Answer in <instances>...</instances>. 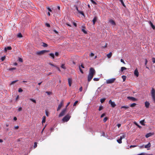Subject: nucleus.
Masks as SVG:
<instances>
[{
  "instance_id": "1",
  "label": "nucleus",
  "mask_w": 155,
  "mask_h": 155,
  "mask_svg": "<svg viewBox=\"0 0 155 155\" xmlns=\"http://www.w3.org/2000/svg\"><path fill=\"white\" fill-rule=\"evenodd\" d=\"M151 96L154 102L155 103V90L153 88H152L151 91Z\"/></svg>"
},
{
  "instance_id": "2",
  "label": "nucleus",
  "mask_w": 155,
  "mask_h": 155,
  "mask_svg": "<svg viewBox=\"0 0 155 155\" xmlns=\"http://www.w3.org/2000/svg\"><path fill=\"white\" fill-rule=\"evenodd\" d=\"M71 117V116L69 114H68L62 118V120L64 122H67L69 120Z\"/></svg>"
},
{
  "instance_id": "3",
  "label": "nucleus",
  "mask_w": 155,
  "mask_h": 155,
  "mask_svg": "<svg viewBox=\"0 0 155 155\" xmlns=\"http://www.w3.org/2000/svg\"><path fill=\"white\" fill-rule=\"evenodd\" d=\"M115 78H112L106 80V82L107 84H111L113 83L115 81Z\"/></svg>"
},
{
  "instance_id": "4",
  "label": "nucleus",
  "mask_w": 155,
  "mask_h": 155,
  "mask_svg": "<svg viewBox=\"0 0 155 155\" xmlns=\"http://www.w3.org/2000/svg\"><path fill=\"white\" fill-rule=\"evenodd\" d=\"M96 71L93 68H91L89 69V74H92L94 75L95 74Z\"/></svg>"
},
{
  "instance_id": "5",
  "label": "nucleus",
  "mask_w": 155,
  "mask_h": 155,
  "mask_svg": "<svg viewBox=\"0 0 155 155\" xmlns=\"http://www.w3.org/2000/svg\"><path fill=\"white\" fill-rule=\"evenodd\" d=\"M66 110V108L64 109L61 113L59 114V117H60L63 116L64 115Z\"/></svg>"
},
{
  "instance_id": "6",
  "label": "nucleus",
  "mask_w": 155,
  "mask_h": 155,
  "mask_svg": "<svg viewBox=\"0 0 155 155\" xmlns=\"http://www.w3.org/2000/svg\"><path fill=\"white\" fill-rule=\"evenodd\" d=\"M48 51H47L46 50H42L40 51L37 52L36 54L38 55H40L44 54L45 52H47Z\"/></svg>"
},
{
  "instance_id": "7",
  "label": "nucleus",
  "mask_w": 155,
  "mask_h": 155,
  "mask_svg": "<svg viewBox=\"0 0 155 155\" xmlns=\"http://www.w3.org/2000/svg\"><path fill=\"white\" fill-rule=\"evenodd\" d=\"M127 98L132 101H137V99L133 97H128Z\"/></svg>"
},
{
  "instance_id": "8",
  "label": "nucleus",
  "mask_w": 155,
  "mask_h": 155,
  "mask_svg": "<svg viewBox=\"0 0 155 155\" xmlns=\"http://www.w3.org/2000/svg\"><path fill=\"white\" fill-rule=\"evenodd\" d=\"M109 103L110 104L111 106L113 107H114L116 106V104L114 102L112 101L111 100H110L109 101Z\"/></svg>"
},
{
  "instance_id": "9",
  "label": "nucleus",
  "mask_w": 155,
  "mask_h": 155,
  "mask_svg": "<svg viewBox=\"0 0 155 155\" xmlns=\"http://www.w3.org/2000/svg\"><path fill=\"white\" fill-rule=\"evenodd\" d=\"M93 76L94 75L89 74L87 77V80L88 82H90L91 80L93 78Z\"/></svg>"
},
{
  "instance_id": "10",
  "label": "nucleus",
  "mask_w": 155,
  "mask_h": 155,
  "mask_svg": "<svg viewBox=\"0 0 155 155\" xmlns=\"http://www.w3.org/2000/svg\"><path fill=\"white\" fill-rule=\"evenodd\" d=\"M151 146V143H150L149 142L148 143L144 146V148H147V150H149L150 149L148 148L150 147Z\"/></svg>"
},
{
  "instance_id": "11",
  "label": "nucleus",
  "mask_w": 155,
  "mask_h": 155,
  "mask_svg": "<svg viewBox=\"0 0 155 155\" xmlns=\"http://www.w3.org/2000/svg\"><path fill=\"white\" fill-rule=\"evenodd\" d=\"M62 105H63V102L61 101L60 103L59 104L58 106V108L57 110V111H59L60 109L61 108V107L62 106Z\"/></svg>"
},
{
  "instance_id": "12",
  "label": "nucleus",
  "mask_w": 155,
  "mask_h": 155,
  "mask_svg": "<svg viewBox=\"0 0 155 155\" xmlns=\"http://www.w3.org/2000/svg\"><path fill=\"white\" fill-rule=\"evenodd\" d=\"M134 74L137 77H138L139 76V72L137 69L135 70L134 71Z\"/></svg>"
},
{
  "instance_id": "13",
  "label": "nucleus",
  "mask_w": 155,
  "mask_h": 155,
  "mask_svg": "<svg viewBox=\"0 0 155 155\" xmlns=\"http://www.w3.org/2000/svg\"><path fill=\"white\" fill-rule=\"evenodd\" d=\"M150 105V103L146 101L145 102V105L146 108H148Z\"/></svg>"
},
{
  "instance_id": "14",
  "label": "nucleus",
  "mask_w": 155,
  "mask_h": 155,
  "mask_svg": "<svg viewBox=\"0 0 155 155\" xmlns=\"http://www.w3.org/2000/svg\"><path fill=\"white\" fill-rule=\"evenodd\" d=\"M82 28L81 29L82 31L83 32L84 34H87V31L85 30L84 28H85V26H82Z\"/></svg>"
},
{
  "instance_id": "15",
  "label": "nucleus",
  "mask_w": 155,
  "mask_h": 155,
  "mask_svg": "<svg viewBox=\"0 0 155 155\" xmlns=\"http://www.w3.org/2000/svg\"><path fill=\"white\" fill-rule=\"evenodd\" d=\"M109 23L112 25H116L115 21L113 20H112L111 19L110 20H109Z\"/></svg>"
},
{
  "instance_id": "16",
  "label": "nucleus",
  "mask_w": 155,
  "mask_h": 155,
  "mask_svg": "<svg viewBox=\"0 0 155 155\" xmlns=\"http://www.w3.org/2000/svg\"><path fill=\"white\" fill-rule=\"evenodd\" d=\"M97 17L96 16H95L94 18L92 20V22H93V25H94L95 22L97 21Z\"/></svg>"
},
{
  "instance_id": "17",
  "label": "nucleus",
  "mask_w": 155,
  "mask_h": 155,
  "mask_svg": "<svg viewBox=\"0 0 155 155\" xmlns=\"http://www.w3.org/2000/svg\"><path fill=\"white\" fill-rule=\"evenodd\" d=\"M149 23L150 25L151 26L152 28L153 29H155V26L153 25L152 22L151 21H149Z\"/></svg>"
},
{
  "instance_id": "18",
  "label": "nucleus",
  "mask_w": 155,
  "mask_h": 155,
  "mask_svg": "<svg viewBox=\"0 0 155 155\" xmlns=\"http://www.w3.org/2000/svg\"><path fill=\"white\" fill-rule=\"evenodd\" d=\"M12 49V47L10 46H8L7 47H5V48L4 50L5 51H6L8 50H11Z\"/></svg>"
},
{
  "instance_id": "19",
  "label": "nucleus",
  "mask_w": 155,
  "mask_h": 155,
  "mask_svg": "<svg viewBox=\"0 0 155 155\" xmlns=\"http://www.w3.org/2000/svg\"><path fill=\"white\" fill-rule=\"evenodd\" d=\"M120 134L121 135L120 136V138H121L122 139L123 138H125V137H126V134L125 133H123L122 134Z\"/></svg>"
},
{
  "instance_id": "20",
  "label": "nucleus",
  "mask_w": 155,
  "mask_h": 155,
  "mask_svg": "<svg viewBox=\"0 0 155 155\" xmlns=\"http://www.w3.org/2000/svg\"><path fill=\"white\" fill-rule=\"evenodd\" d=\"M68 81L69 85V86L70 87L71 86V84L72 83V80L70 78H69L68 79Z\"/></svg>"
},
{
  "instance_id": "21",
  "label": "nucleus",
  "mask_w": 155,
  "mask_h": 155,
  "mask_svg": "<svg viewBox=\"0 0 155 155\" xmlns=\"http://www.w3.org/2000/svg\"><path fill=\"white\" fill-rule=\"evenodd\" d=\"M136 105V104L135 103H133L131 104H129V106L131 107H135V106Z\"/></svg>"
},
{
  "instance_id": "22",
  "label": "nucleus",
  "mask_w": 155,
  "mask_h": 155,
  "mask_svg": "<svg viewBox=\"0 0 155 155\" xmlns=\"http://www.w3.org/2000/svg\"><path fill=\"white\" fill-rule=\"evenodd\" d=\"M152 134L151 133H149L147 134L145 136V137L146 138H148L149 137L151 136L152 135Z\"/></svg>"
},
{
  "instance_id": "23",
  "label": "nucleus",
  "mask_w": 155,
  "mask_h": 155,
  "mask_svg": "<svg viewBox=\"0 0 155 155\" xmlns=\"http://www.w3.org/2000/svg\"><path fill=\"white\" fill-rule=\"evenodd\" d=\"M144 119L143 120L140 121V123L142 125L145 126V124L144 123Z\"/></svg>"
},
{
  "instance_id": "24",
  "label": "nucleus",
  "mask_w": 155,
  "mask_h": 155,
  "mask_svg": "<svg viewBox=\"0 0 155 155\" xmlns=\"http://www.w3.org/2000/svg\"><path fill=\"white\" fill-rule=\"evenodd\" d=\"M112 54L111 52L109 53L108 54H107V57L108 58H110L111 57Z\"/></svg>"
},
{
  "instance_id": "25",
  "label": "nucleus",
  "mask_w": 155,
  "mask_h": 155,
  "mask_svg": "<svg viewBox=\"0 0 155 155\" xmlns=\"http://www.w3.org/2000/svg\"><path fill=\"white\" fill-rule=\"evenodd\" d=\"M45 119L46 117L45 116H44L42 117V124H43L44 123H45Z\"/></svg>"
},
{
  "instance_id": "26",
  "label": "nucleus",
  "mask_w": 155,
  "mask_h": 155,
  "mask_svg": "<svg viewBox=\"0 0 155 155\" xmlns=\"http://www.w3.org/2000/svg\"><path fill=\"white\" fill-rule=\"evenodd\" d=\"M122 140L121 138H120L117 140V141L119 143H122Z\"/></svg>"
},
{
  "instance_id": "27",
  "label": "nucleus",
  "mask_w": 155,
  "mask_h": 155,
  "mask_svg": "<svg viewBox=\"0 0 155 155\" xmlns=\"http://www.w3.org/2000/svg\"><path fill=\"white\" fill-rule=\"evenodd\" d=\"M106 100L105 98H103L101 99L100 101L101 103H103Z\"/></svg>"
},
{
  "instance_id": "28",
  "label": "nucleus",
  "mask_w": 155,
  "mask_h": 155,
  "mask_svg": "<svg viewBox=\"0 0 155 155\" xmlns=\"http://www.w3.org/2000/svg\"><path fill=\"white\" fill-rule=\"evenodd\" d=\"M49 55L50 56H51L52 58L53 59L54 58V55L53 53H50L49 54Z\"/></svg>"
},
{
  "instance_id": "29",
  "label": "nucleus",
  "mask_w": 155,
  "mask_h": 155,
  "mask_svg": "<svg viewBox=\"0 0 155 155\" xmlns=\"http://www.w3.org/2000/svg\"><path fill=\"white\" fill-rule=\"evenodd\" d=\"M119 1L121 2V4H122V5L124 6L125 7H126V6L124 4V2L123 1V0H119Z\"/></svg>"
},
{
  "instance_id": "30",
  "label": "nucleus",
  "mask_w": 155,
  "mask_h": 155,
  "mask_svg": "<svg viewBox=\"0 0 155 155\" xmlns=\"http://www.w3.org/2000/svg\"><path fill=\"white\" fill-rule=\"evenodd\" d=\"M134 123L135 125H136L139 128H141V127L136 122H134Z\"/></svg>"
},
{
  "instance_id": "31",
  "label": "nucleus",
  "mask_w": 155,
  "mask_h": 155,
  "mask_svg": "<svg viewBox=\"0 0 155 155\" xmlns=\"http://www.w3.org/2000/svg\"><path fill=\"white\" fill-rule=\"evenodd\" d=\"M18 81V80H15L14 81H12L11 83V84H10V85H12L13 84H14L16 82H17Z\"/></svg>"
},
{
  "instance_id": "32",
  "label": "nucleus",
  "mask_w": 155,
  "mask_h": 155,
  "mask_svg": "<svg viewBox=\"0 0 155 155\" xmlns=\"http://www.w3.org/2000/svg\"><path fill=\"white\" fill-rule=\"evenodd\" d=\"M29 100L32 101L33 102H34L35 103H36V101L35 100L31 98H30L29 99Z\"/></svg>"
},
{
  "instance_id": "33",
  "label": "nucleus",
  "mask_w": 155,
  "mask_h": 155,
  "mask_svg": "<svg viewBox=\"0 0 155 155\" xmlns=\"http://www.w3.org/2000/svg\"><path fill=\"white\" fill-rule=\"evenodd\" d=\"M78 13H79L80 14H81L82 15L84 16V13L82 11H80V10L78 11Z\"/></svg>"
},
{
  "instance_id": "34",
  "label": "nucleus",
  "mask_w": 155,
  "mask_h": 155,
  "mask_svg": "<svg viewBox=\"0 0 155 155\" xmlns=\"http://www.w3.org/2000/svg\"><path fill=\"white\" fill-rule=\"evenodd\" d=\"M100 87H99L97 89L96 91V92L97 93H98L99 92L101 91L100 90Z\"/></svg>"
},
{
  "instance_id": "35",
  "label": "nucleus",
  "mask_w": 155,
  "mask_h": 155,
  "mask_svg": "<svg viewBox=\"0 0 155 155\" xmlns=\"http://www.w3.org/2000/svg\"><path fill=\"white\" fill-rule=\"evenodd\" d=\"M122 78H123V81H125L126 79V76L125 75H123L122 76Z\"/></svg>"
},
{
  "instance_id": "36",
  "label": "nucleus",
  "mask_w": 155,
  "mask_h": 155,
  "mask_svg": "<svg viewBox=\"0 0 155 155\" xmlns=\"http://www.w3.org/2000/svg\"><path fill=\"white\" fill-rule=\"evenodd\" d=\"M42 46L45 47H46L48 46V45L45 43L43 42L42 43Z\"/></svg>"
},
{
  "instance_id": "37",
  "label": "nucleus",
  "mask_w": 155,
  "mask_h": 155,
  "mask_svg": "<svg viewBox=\"0 0 155 155\" xmlns=\"http://www.w3.org/2000/svg\"><path fill=\"white\" fill-rule=\"evenodd\" d=\"M126 69V68L125 67H122L121 68L120 71L121 72H123L124 70Z\"/></svg>"
},
{
  "instance_id": "38",
  "label": "nucleus",
  "mask_w": 155,
  "mask_h": 155,
  "mask_svg": "<svg viewBox=\"0 0 155 155\" xmlns=\"http://www.w3.org/2000/svg\"><path fill=\"white\" fill-rule=\"evenodd\" d=\"M18 38H21L22 37V35L21 33H19L18 35Z\"/></svg>"
},
{
  "instance_id": "39",
  "label": "nucleus",
  "mask_w": 155,
  "mask_h": 155,
  "mask_svg": "<svg viewBox=\"0 0 155 155\" xmlns=\"http://www.w3.org/2000/svg\"><path fill=\"white\" fill-rule=\"evenodd\" d=\"M103 108V106H101L99 107V110L101 111V110H102Z\"/></svg>"
},
{
  "instance_id": "40",
  "label": "nucleus",
  "mask_w": 155,
  "mask_h": 155,
  "mask_svg": "<svg viewBox=\"0 0 155 155\" xmlns=\"http://www.w3.org/2000/svg\"><path fill=\"white\" fill-rule=\"evenodd\" d=\"M5 56H4L2 57L1 58V61H3L5 59Z\"/></svg>"
},
{
  "instance_id": "41",
  "label": "nucleus",
  "mask_w": 155,
  "mask_h": 155,
  "mask_svg": "<svg viewBox=\"0 0 155 155\" xmlns=\"http://www.w3.org/2000/svg\"><path fill=\"white\" fill-rule=\"evenodd\" d=\"M93 80L95 81H98L99 80V78H94Z\"/></svg>"
},
{
  "instance_id": "42",
  "label": "nucleus",
  "mask_w": 155,
  "mask_h": 155,
  "mask_svg": "<svg viewBox=\"0 0 155 155\" xmlns=\"http://www.w3.org/2000/svg\"><path fill=\"white\" fill-rule=\"evenodd\" d=\"M16 69V68H9V71H13V70H15Z\"/></svg>"
},
{
  "instance_id": "43",
  "label": "nucleus",
  "mask_w": 155,
  "mask_h": 155,
  "mask_svg": "<svg viewBox=\"0 0 155 155\" xmlns=\"http://www.w3.org/2000/svg\"><path fill=\"white\" fill-rule=\"evenodd\" d=\"M78 101H76L73 104V106H75L77 104V103H78Z\"/></svg>"
},
{
  "instance_id": "44",
  "label": "nucleus",
  "mask_w": 155,
  "mask_h": 155,
  "mask_svg": "<svg viewBox=\"0 0 155 155\" xmlns=\"http://www.w3.org/2000/svg\"><path fill=\"white\" fill-rule=\"evenodd\" d=\"M147 153H142L140 154H138L137 155H147Z\"/></svg>"
},
{
  "instance_id": "45",
  "label": "nucleus",
  "mask_w": 155,
  "mask_h": 155,
  "mask_svg": "<svg viewBox=\"0 0 155 155\" xmlns=\"http://www.w3.org/2000/svg\"><path fill=\"white\" fill-rule=\"evenodd\" d=\"M18 61H19L22 62H23V60L21 58H18Z\"/></svg>"
},
{
  "instance_id": "46",
  "label": "nucleus",
  "mask_w": 155,
  "mask_h": 155,
  "mask_svg": "<svg viewBox=\"0 0 155 155\" xmlns=\"http://www.w3.org/2000/svg\"><path fill=\"white\" fill-rule=\"evenodd\" d=\"M46 93H47V94L49 95H50L51 94V92L50 91H46Z\"/></svg>"
},
{
  "instance_id": "47",
  "label": "nucleus",
  "mask_w": 155,
  "mask_h": 155,
  "mask_svg": "<svg viewBox=\"0 0 155 155\" xmlns=\"http://www.w3.org/2000/svg\"><path fill=\"white\" fill-rule=\"evenodd\" d=\"M37 147V143L36 142H35L34 143V148H35L36 147Z\"/></svg>"
},
{
  "instance_id": "48",
  "label": "nucleus",
  "mask_w": 155,
  "mask_h": 155,
  "mask_svg": "<svg viewBox=\"0 0 155 155\" xmlns=\"http://www.w3.org/2000/svg\"><path fill=\"white\" fill-rule=\"evenodd\" d=\"M107 120V117H105L103 121L104 122H105Z\"/></svg>"
},
{
  "instance_id": "49",
  "label": "nucleus",
  "mask_w": 155,
  "mask_h": 155,
  "mask_svg": "<svg viewBox=\"0 0 155 155\" xmlns=\"http://www.w3.org/2000/svg\"><path fill=\"white\" fill-rule=\"evenodd\" d=\"M61 68H62L64 69H65V68L64 66V64H62L61 65Z\"/></svg>"
},
{
  "instance_id": "50",
  "label": "nucleus",
  "mask_w": 155,
  "mask_h": 155,
  "mask_svg": "<svg viewBox=\"0 0 155 155\" xmlns=\"http://www.w3.org/2000/svg\"><path fill=\"white\" fill-rule=\"evenodd\" d=\"M107 44L106 43L104 46H103L102 47V48H107Z\"/></svg>"
},
{
  "instance_id": "51",
  "label": "nucleus",
  "mask_w": 155,
  "mask_h": 155,
  "mask_svg": "<svg viewBox=\"0 0 155 155\" xmlns=\"http://www.w3.org/2000/svg\"><path fill=\"white\" fill-rule=\"evenodd\" d=\"M79 68L80 71V72H81V73L82 74H83V70L81 69L80 66H79Z\"/></svg>"
},
{
  "instance_id": "52",
  "label": "nucleus",
  "mask_w": 155,
  "mask_h": 155,
  "mask_svg": "<svg viewBox=\"0 0 155 155\" xmlns=\"http://www.w3.org/2000/svg\"><path fill=\"white\" fill-rule=\"evenodd\" d=\"M18 91L19 92H21L23 91V90L21 88H19L18 89Z\"/></svg>"
},
{
  "instance_id": "53",
  "label": "nucleus",
  "mask_w": 155,
  "mask_h": 155,
  "mask_svg": "<svg viewBox=\"0 0 155 155\" xmlns=\"http://www.w3.org/2000/svg\"><path fill=\"white\" fill-rule=\"evenodd\" d=\"M137 146L136 145H130V148L134 147H136Z\"/></svg>"
},
{
  "instance_id": "54",
  "label": "nucleus",
  "mask_w": 155,
  "mask_h": 155,
  "mask_svg": "<svg viewBox=\"0 0 155 155\" xmlns=\"http://www.w3.org/2000/svg\"><path fill=\"white\" fill-rule=\"evenodd\" d=\"M145 66H146V65H147V64L148 62V61L147 59H145Z\"/></svg>"
},
{
  "instance_id": "55",
  "label": "nucleus",
  "mask_w": 155,
  "mask_h": 155,
  "mask_svg": "<svg viewBox=\"0 0 155 155\" xmlns=\"http://www.w3.org/2000/svg\"><path fill=\"white\" fill-rule=\"evenodd\" d=\"M47 8V9H48V10L50 12H51L52 11V10H51V9L49 7H48Z\"/></svg>"
},
{
  "instance_id": "56",
  "label": "nucleus",
  "mask_w": 155,
  "mask_h": 155,
  "mask_svg": "<svg viewBox=\"0 0 155 155\" xmlns=\"http://www.w3.org/2000/svg\"><path fill=\"white\" fill-rule=\"evenodd\" d=\"M105 115V114L103 113L101 115V118L103 117H104Z\"/></svg>"
},
{
  "instance_id": "57",
  "label": "nucleus",
  "mask_w": 155,
  "mask_h": 155,
  "mask_svg": "<svg viewBox=\"0 0 155 155\" xmlns=\"http://www.w3.org/2000/svg\"><path fill=\"white\" fill-rule=\"evenodd\" d=\"M152 61L153 63H155V58H152Z\"/></svg>"
},
{
  "instance_id": "58",
  "label": "nucleus",
  "mask_w": 155,
  "mask_h": 155,
  "mask_svg": "<svg viewBox=\"0 0 155 155\" xmlns=\"http://www.w3.org/2000/svg\"><path fill=\"white\" fill-rule=\"evenodd\" d=\"M91 2L94 4H96V2L93 0H91Z\"/></svg>"
},
{
  "instance_id": "59",
  "label": "nucleus",
  "mask_w": 155,
  "mask_h": 155,
  "mask_svg": "<svg viewBox=\"0 0 155 155\" xmlns=\"http://www.w3.org/2000/svg\"><path fill=\"white\" fill-rule=\"evenodd\" d=\"M45 25L48 27H50V25L49 24L47 23Z\"/></svg>"
},
{
  "instance_id": "60",
  "label": "nucleus",
  "mask_w": 155,
  "mask_h": 155,
  "mask_svg": "<svg viewBox=\"0 0 155 155\" xmlns=\"http://www.w3.org/2000/svg\"><path fill=\"white\" fill-rule=\"evenodd\" d=\"M74 6L75 7L76 9L78 11H78H79V10L78 9V6L77 5H74Z\"/></svg>"
},
{
  "instance_id": "61",
  "label": "nucleus",
  "mask_w": 155,
  "mask_h": 155,
  "mask_svg": "<svg viewBox=\"0 0 155 155\" xmlns=\"http://www.w3.org/2000/svg\"><path fill=\"white\" fill-rule=\"evenodd\" d=\"M22 110V108L21 107H19L18 108V111H21Z\"/></svg>"
},
{
  "instance_id": "62",
  "label": "nucleus",
  "mask_w": 155,
  "mask_h": 155,
  "mask_svg": "<svg viewBox=\"0 0 155 155\" xmlns=\"http://www.w3.org/2000/svg\"><path fill=\"white\" fill-rule=\"evenodd\" d=\"M49 64L52 66H54V67H56V66H55L53 64H51V63H49Z\"/></svg>"
},
{
  "instance_id": "63",
  "label": "nucleus",
  "mask_w": 155,
  "mask_h": 155,
  "mask_svg": "<svg viewBox=\"0 0 155 155\" xmlns=\"http://www.w3.org/2000/svg\"><path fill=\"white\" fill-rule=\"evenodd\" d=\"M79 90L80 91H82V87H80Z\"/></svg>"
},
{
  "instance_id": "64",
  "label": "nucleus",
  "mask_w": 155,
  "mask_h": 155,
  "mask_svg": "<svg viewBox=\"0 0 155 155\" xmlns=\"http://www.w3.org/2000/svg\"><path fill=\"white\" fill-rule=\"evenodd\" d=\"M55 55L56 56H58L59 55V53L58 52H56L55 53Z\"/></svg>"
}]
</instances>
